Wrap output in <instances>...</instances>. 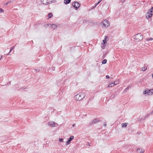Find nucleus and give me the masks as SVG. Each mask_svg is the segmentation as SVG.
<instances>
[{"label":"nucleus","instance_id":"obj_19","mask_svg":"<svg viewBox=\"0 0 153 153\" xmlns=\"http://www.w3.org/2000/svg\"><path fill=\"white\" fill-rule=\"evenodd\" d=\"M147 69V67L146 66H144L142 68V70L143 71H145Z\"/></svg>","mask_w":153,"mask_h":153},{"label":"nucleus","instance_id":"obj_31","mask_svg":"<svg viewBox=\"0 0 153 153\" xmlns=\"http://www.w3.org/2000/svg\"><path fill=\"white\" fill-rule=\"evenodd\" d=\"M102 0H100L98 2V3H100V2L102 1Z\"/></svg>","mask_w":153,"mask_h":153},{"label":"nucleus","instance_id":"obj_25","mask_svg":"<svg viewBox=\"0 0 153 153\" xmlns=\"http://www.w3.org/2000/svg\"><path fill=\"white\" fill-rule=\"evenodd\" d=\"M14 48V46H13V47H12L11 48H10V51H9V53H10L13 50V49Z\"/></svg>","mask_w":153,"mask_h":153},{"label":"nucleus","instance_id":"obj_30","mask_svg":"<svg viewBox=\"0 0 153 153\" xmlns=\"http://www.w3.org/2000/svg\"><path fill=\"white\" fill-rule=\"evenodd\" d=\"M99 4V3H98V2L97 3L95 4V6H94V7H96L97 6V5L98 4Z\"/></svg>","mask_w":153,"mask_h":153},{"label":"nucleus","instance_id":"obj_14","mask_svg":"<svg viewBox=\"0 0 153 153\" xmlns=\"http://www.w3.org/2000/svg\"><path fill=\"white\" fill-rule=\"evenodd\" d=\"M48 2V4H51L53 2H55V0H47Z\"/></svg>","mask_w":153,"mask_h":153},{"label":"nucleus","instance_id":"obj_3","mask_svg":"<svg viewBox=\"0 0 153 153\" xmlns=\"http://www.w3.org/2000/svg\"><path fill=\"white\" fill-rule=\"evenodd\" d=\"M144 94H147V95H152L153 94V89H149L148 88L146 89L143 92Z\"/></svg>","mask_w":153,"mask_h":153},{"label":"nucleus","instance_id":"obj_18","mask_svg":"<svg viewBox=\"0 0 153 153\" xmlns=\"http://www.w3.org/2000/svg\"><path fill=\"white\" fill-rule=\"evenodd\" d=\"M53 16V14L51 13H49L48 15V18H51Z\"/></svg>","mask_w":153,"mask_h":153},{"label":"nucleus","instance_id":"obj_26","mask_svg":"<svg viewBox=\"0 0 153 153\" xmlns=\"http://www.w3.org/2000/svg\"><path fill=\"white\" fill-rule=\"evenodd\" d=\"M153 39L152 38H150L149 39H147L146 40L147 41H149L152 40Z\"/></svg>","mask_w":153,"mask_h":153},{"label":"nucleus","instance_id":"obj_29","mask_svg":"<svg viewBox=\"0 0 153 153\" xmlns=\"http://www.w3.org/2000/svg\"><path fill=\"white\" fill-rule=\"evenodd\" d=\"M106 77L107 79H109V76L108 75H106Z\"/></svg>","mask_w":153,"mask_h":153},{"label":"nucleus","instance_id":"obj_6","mask_svg":"<svg viewBox=\"0 0 153 153\" xmlns=\"http://www.w3.org/2000/svg\"><path fill=\"white\" fill-rule=\"evenodd\" d=\"M74 138V136H71L69 139H68V140L66 142V145H68L69 144L70 142Z\"/></svg>","mask_w":153,"mask_h":153},{"label":"nucleus","instance_id":"obj_9","mask_svg":"<svg viewBox=\"0 0 153 153\" xmlns=\"http://www.w3.org/2000/svg\"><path fill=\"white\" fill-rule=\"evenodd\" d=\"M99 121V120H98L97 119H95L93 120L90 123V124H95L97 122H98Z\"/></svg>","mask_w":153,"mask_h":153},{"label":"nucleus","instance_id":"obj_11","mask_svg":"<svg viewBox=\"0 0 153 153\" xmlns=\"http://www.w3.org/2000/svg\"><path fill=\"white\" fill-rule=\"evenodd\" d=\"M41 2L44 4L48 5V2L47 0H41Z\"/></svg>","mask_w":153,"mask_h":153},{"label":"nucleus","instance_id":"obj_15","mask_svg":"<svg viewBox=\"0 0 153 153\" xmlns=\"http://www.w3.org/2000/svg\"><path fill=\"white\" fill-rule=\"evenodd\" d=\"M57 26L55 24H52L51 25V27L52 28H53V29H55V28H56Z\"/></svg>","mask_w":153,"mask_h":153},{"label":"nucleus","instance_id":"obj_39","mask_svg":"<svg viewBox=\"0 0 153 153\" xmlns=\"http://www.w3.org/2000/svg\"><path fill=\"white\" fill-rule=\"evenodd\" d=\"M105 55H104V56H105Z\"/></svg>","mask_w":153,"mask_h":153},{"label":"nucleus","instance_id":"obj_17","mask_svg":"<svg viewBox=\"0 0 153 153\" xmlns=\"http://www.w3.org/2000/svg\"><path fill=\"white\" fill-rule=\"evenodd\" d=\"M127 124L128 123H122V127L123 128L126 127L127 126Z\"/></svg>","mask_w":153,"mask_h":153},{"label":"nucleus","instance_id":"obj_12","mask_svg":"<svg viewBox=\"0 0 153 153\" xmlns=\"http://www.w3.org/2000/svg\"><path fill=\"white\" fill-rule=\"evenodd\" d=\"M137 150V151L138 150L140 151L139 152H138V153H143L144 152V150H143L142 149L138 148Z\"/></svg>","mask_w":153,"mask_h":153},{"label":"nucleus","instance_id":"obj_10","mask_svg":"<svg viewBox=\"0 0 153 153\" xmlns=\"http://www.w3.org/2000/svg\"><path fill=\"white\" fill-rule=\"evenodd\" d=\"M48 125L52 127H54L55 126V123L53 122H50L48 123Z\"/></svg>","mask_w":153,"mask_h":153},{"label":"nucleus","instance_id":"obj_35","mask_svg":"<svg viewBox=\"0 0 153 153\" xmlns=\"http://www.w3.org/2000/svg\"><path fill=\"white\" fill-rule=\"evenodd\" d=\"M10 53H9V52L7 54V55H8L10 54Z\"/></svg>","mask_w":153,"mask_h":153},{"label":"nucleus","instance_id":"obj_8","mask_svg":"<svg viewBox=\"0 0 153 153\" xmlns=\"http://www.w3.org/2000/svg\"><path fill=\"white\" fill-rule=\"evenodd\" d=\"M153 15V14L152 13H151L149 11L146 14V18L148 19L150 18Z\"/></svg>","mask_w":153,"mask_h":153},{"label":"nucleus","instance_id":"obj_16","mask_svg":"<svg viewBox=\"0 0 153 153\" xmlns=\"http://www.w3.org/2000/svg\"><path fill=\"white\" fill-rule=\"evenodd\" d=\"M108 38L107 36H105V38L104 40H103V44H104L106 42V39Z\"/></svg>","mask_w":153,"mask_h":153},{"label":"nucleus","instance_id":"obj_1","mask_svg":"<svg viewBox=\"0 0 153 153\" xmlns=\"http://www.w3.org/2000/svg\"><path fill=\"white\" fill-rule=\"evenodd\" d=\"M85 96V94L84 93L80 92L76 95L74 98L76 100L78 101H80L84 99Z\"/></svg>","mask_w":153,"mask_h":153},{"label":"nucleus","instance_id":"obj_5","mask_svg":"<svg viewBox=\"0 0 153 153\" xmlns=\"http://www.w3.org/2000/svg\"><path fill=\"white\" fill-rule=\"evenodd\" d=\"M102 25L105 27H108L110 25L109 22L108 21L105 20L102 22Z\"/></svg>","mask_w":153,"mask_h":153},{"label":"nucleus","instance_id":"obj_21","mask_svg":"<svg viewBox=\"0 0 153 153\" xmlns=\"http://www.w3.org/2000/svg\"><path fill=\"white\" fill-rule=\"evenodd\" d=\"M153 11V7H152L149 10L150 13H152Z\"/></svg>","mask_w":153,"mask_h":153},{"label":"nucleus","instance_id":"obj_34","mask_svg":"<svg viewBox=\"0 0 153 153\" xmlns=\"http://www.w3.org/2000/svg\"><path fill=\"white\" fill-rule=\"evenodd\" d=\"M2 56H1V57L0 58V60L2 59Z\"/></svg>","mask_w":153,"mask_h":153},{"label":"nucleus","instance_id":"obj_22","mask_svg":"<svg viewBox=\"0 0 153 153\" xmlns=\"http://www.w3.org/2000/svg\"><path fill=\"white\" fill-rule=\"evenodd\" d=\"M131 88V86H128L124 91H126L127 90H128L129 88Z\"/></svg>","mask_w":153,"mask_h":153},{"label":"nucleus","instance_id":"obj_32","mask_svg":"<svg viewBox=\"0 0 153 153\" xmlns=\"http://www.w3.org/2000/svg\"><path fill=\"white\" fill-rule=\"evenodd\" d=\"M153 114V111L151 112V113L150 114Z\"/></svg>","mask_w":153,"mask_h":153},{"label":"nucleus","instance_id":"obj_27","mask_svg":"<svg viewBox=\"0 0 153 153\" xmlns=\"http://www.w3.org/2000/svg\"><path fill=\"white\" fill-rule=\"evenodd\" d=\"M11 2H12V1H9L7 2L6 3H5V5H7L9 3H10Z\"/></svg>","mask_w":153,"mask_h":153},{"label":"nucleus","instance_id":"obj_37","mask_svg":"<svg viewBox=\"0 0 153 153\" xmlns=\"http://www.w3.org/2000/svg\"><path fill=\"white\" fill-rule=\"evenodd\" d=\"M106 126V124H104V126Z\"/></svg>","mask_w":153,"mask_h":153},{"label":"nucleus","instance_id":"obj_20","mask_svg":"<svg viewBox=\"0 0 153 153\" xmlns=\"http://www.w3.org/2000/svg\"><path fill=\"white\" fill-rule=\"evenodd\" d=\"M107 62V60L106 59H105L103 60L102 62V63L103 64H105Z\"/></svg>","mask_w":153,"mask_h":153},{"label":"nucleus","instance_id":"obj_23","mask_svg":"<svg viewBox=\"0 0 153 153\" xmlns=\"http://www.w3.org/2000/svg\"><path fill=\"white\" fill-rule=\"evenodd\" d=\"M115 96V95L114 94H112V95L110 97L111 99H113L114 98Z\"/></svg>","mask_w":153,"mask_h":153},{"label":"nucleus","instance_id":"obj_28","mask_svg":"<svg viewBox=\"0 0 153 153\" xmlns=\"http://www.w3.org/2000/svg\"><path fill=\"white\" fill-rule=\"evenodd\" d=\"M59 141L60 142H63V139L62 138H59Z\"/></svg>","mask_w":153,"mask_h":153},{"label":"nucleus","instance_id":"obj_24","mask_svg":"<svg viewBox=\"0 0 153 153\" xmlns=\"http://www.w3.org/2000/svg\"><path fill=\"white\" fill-rule=\"evenodd\" d=\"M4 10L2 8H0V13L4 12Z\"/></svg>","mask_w":153,"mask_h":153},{"label":"nucleus","instance_id":"obj_4","mask_svg":"<svg viewBox=\"0 0 153 153\" xmlns=\"http://www.w3.org/2000/svg\"><path fill=\"white\" fill-rule=\"evenodd\" d=\"M73 6L75 8V9L77 10L79 7L80 4L79 2H75L73 3Z\"/></svg>","mask_w":153,"mask_h":153},{"label":"nucleus","instance_id":"obj_2","mask_svg":"<svg viewBox=\"0 0 153 153\" xmlns=\"http://www.w3.org/2000/svg\"><path fill=\"white\" fill-rule=\"evenodd\" d=\"M134 39L136 42H138L143 39V36L140 33H138L135 35Z\"/></svg>","mask_w":153,"mask_h":153},{"label":"nucleus","instance_id":"obj_33","mask_svg":"<svg viewBox=\"0 0 153 153\" xmlns=\"http://www.w3.org/2000/svg\"><path fill=\"white\" fill-rule=\"evenodd\" d=\"M75 126V124H73L72 126L73 127H74Z\"/></svg>","mask_w":153,"mask_h":153},{"label":"nucleus","instance_id":"obj_7","mask_svg":"<svg viewBox=\"0 0 153 153\" xmlns=\"http://www.w3.org/2000/svg\"><path fill=\"white\" fill-rule=\"evenodd\" d=\"M119 83V81L118 80H117L116 81H115L114 82L111 83V84L108 85L107 87H111L114 86L115 85Z\"/></svg>","mask_w":153,"mask_h":153},{"label":"nucleus","instance_id":"obj_13","mask_svg":"<svg viewBox=\"0 0 153 153\" xmlns=\"http://www.w3.org/2000/svg\"><path fill=\"white\" fill-rule=\"evenodd\" d=\"M71 1V0H64V2L65 4H67L69 3Z\"/></svg>","mask_w":153,"mask_h":153},{"label":"nucleus","instance_id":"obj_38","mask_svg":"<svg viewBox=\"0 0 153 153\" xmlns=\"http://www.w3.org/2000/svg\"><path fill=\"white\" fill-rule=\"evenodd\" d=\"M89 146H90V144H88Z\"/></svg>","mask_w":153,"mask_h":153},{"label":"nucleus","instance_id":"obj_36","mask_svg":"<svg viewBox=\"0 0 153 153\" xmlns=\"http://www.w3.org/2000/svg\"><path fill=\"white\" fill-rule=\"evenodd\" d=\"M152 77L153 78V74H152Z\"/></svg>","mask_w":153,"mask_h":153}]
</instances>
